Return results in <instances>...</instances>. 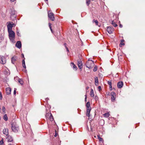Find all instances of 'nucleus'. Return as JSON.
I'll use <instances>...</instances> for the list:
<instances>
[{
    "label": "nucleus",
    "instance_id": "f257e3e1",
    "mask_svg": "<svg viewBox=\"0 0 145 145\" xmlns=\"http://www.w3.org/2000/svg\"><path fill=\"white\" fill-rule=\"evenodd\" d=\"M10 40L12 42H14L15 33L12 31H8Z\"/></svg>",
    "mask_w": 145,
    "mask_h": 145
},
{
    "label": "nucleus",
    "instance_id": "9b49d317",
    "mask_svg": "<svg viewBox=\"0 0 145 145\" xmlns=\"http://www.w3.org/2000/svg\"><path fill=\"white\" fill-rule=\"evenodd\" d=\"M16 46L19 49L21 48L22 46V44L21 42L20 41H17L16 44Z\"/></svg>",
    "mask_w": 145,
    "mask_h": 145
},
{
    "label": "nucleus",
    "instance_id": "cd10ccee",
    "mask_svg": "<svg viewBox=\"0 0 145 145\" xmlns=\"http://www.w3.org/2000/svg\"><path fill=\"white\" fill-rule=\"evenodd\" d=\"M112 24L114 27H116L117 26V24L113 21H112Z\"/></svg>",
    "mask_w": 145,
    "mask_h": 145
},
{
    "label": "nucleus",
    "instance_id": "423d86ee",
    "mask_svg": "<svg viewBox=\"0 0 145 145\" xmlns=\"http://www.w3.org/2000/svg\"><path fill=\"white\" fill-rule=\"evenodd\" d=\"M48 16L49 18L52 21H54V20L55 18L54 16V14L52 12H48Z\"/></svg>",
    "mask_w": 145,
    "mask_h": 145
},
{
    "label": "nucleus",
    "instance_id": "393cba45",
    "mask_svg": "<svg viewBox=\"0 0 145 145\" xmlns=\"http://www.w3.org/2000/svg\"><path fill=\"white\" fill-rule=\"evenodd\" d=\"M92 22L93 23H95L96 25H97L98 24V22L97 20H93Z\"/></svg>",
    "mask_w": 145,
    "mask_h": 145
},
{
    "label": "nucleus",
    "instance_id": "c756f323",
    "mask_svg": "<svg viewBox=\"0 0 145 145\" xmlns=\"http://www.w3.org/2000/svg\"><path fill=\"white\" fill-rule=\"evenodd\" d=\"M16 13V12L14 10L13 11H12V12L11 13V15H14Z\"/></svg>",
    "mask_w": 145,
    "mask_h": 145
},
{
    "label": "nucleus",
    "instance_id": "f8f14e48",
    "mask_svg": "<svg viewBox=\"0 0 145 145\" xmlns=\"http://www.w3.org/2000/svg\"><path fill=\"white\" fill-rule=\"evenodd\" d=\"M123 86V83L122 82H119L118 83L117 87L119 88H121Z\"/></svg>",
    "mask_w": 145,
    "mask_h": 145
},
{
    "label": "nucleus",
    "instance_id": "ddd939ff",
    "mask_svg": "<svg viewBox=\"0 0 145 145\" xmlns=\"http://www.w3.org/2000/svg\"><path fill=\"white\" fill-rule=\"evenodd\" d=\"M11 89L10 88H7L6 89V93L7 95H9L11 93Z\"/></svg>",
    "mask_w": 145,
    "mask_h": 145
},
{
    "label": "nucleus",
    "instance_id": "a18cd8bd",
    "mask_svg": "<svg viewBox=\"0 0 145 145\" xmlns=\"http://www.w3.org/2000/svg\"><path fill=\"white\" fill-rule=\"evenodd\" d=\"M66 48L67 51H69V50L68 47H66Z\"/></svg>",
    "mask_w": 145,
    "mask_h": 145
},
{
    "label": "nucleus",
    "instance_id": "72a5a7b5",
    "mask_svg": "<svg viewBox=\"0 0 145 145\" xmlns=\"http://www.w3.org/2000/svg\"><path fill=\"white\" fill-rule=\"evenodd\" d=\"M108 84L109 86L112 85L111 81H109L108 82Z\"/></svg>",
    "mask_w": 145,
    "mask_h": 145
},
{
    "label": "nucleus",
    "instance_id": "ea45409f",
    "mask_svg": "<svg viewBox=\"0 0 145 145\" xmlns=\"http://www.w3.org/2000/svg\"><path fill=\"white\" fill-rule=\"evenodd\" d=\"M16 89L15 88L14 90V94L15 95L16 93Z\"/></svg>",
    "mask_w": 145,
    "mask_h": 145
},
{
    "label": "nucleus",
    "instance_id": "8fccbe9b",
    "mask_svg": "<svg viewBox=\"0 0 145 145\" xmlns=\"http://www.w3.org/2000/svg\"><path fill=\"white\" fill-rule=\"evenodd\" d=\"M101 121H102L103 122V123H104V120H101Z\"/></svg>",
    "mask_w": 145,
    "mask_h": 145
},
{
    "label": "nucleus",
    "instance_id": "dca6fc26",
    "mask_svg": "<svg viewBox=\"0 0 145 145\" xmlns=\"http://www.w3.org/2000/svg\"><path fill=\"white\" fill-rule=\"evenodd\" d=\"M91 110V108H87V111H86V116L88 117H89L90 116V113Z\"/></svg>",
    "mask_w": 145,
    "mask_h": 145
},
{
    "label": "nucleus",
    "instance_id": "a878e982",
    "mask_svg": "<svg viewBox=\"0 0 145 145\" xmlns=\"http://www.w3.org/2000/svg\"><path fill=\"white\" fill-rule=\"evenodd\" d=\"M98 137L100 141L103 142V138H101L99 135H98Z\"/></svg>",
    "mask_w": 145,
    "mask_h": 145
},
{
    "label": "nucleus",
    "instance_id": "4c0bfd02",
    "mask_svg": "<svg viewBox=\"0 0 145 145\" xmlns=\"http://www.w3.org/2000/svg\"><path fill=\"white\" fill-rule=\"evenodd\" d=\"M124 45V43H122L121 42L120 44V46L121 47L122 45Z\"/></svg>",
    "mask_w": 145,
    "mask_h": 145
},
{
    "label": "nucleus",
    "instance_id": "4468645a",
    "mask_svg": "<svg viewBox=\"0 0 145 145\" xmlns=\"http://www.w3.org/2000/svg\"><path fill=\"white\" fill-rule=\"evenodd\" d=\"M3 133L5 135L7 136L8 134V129H5L3 130Z\"/></svg>",
    "mask_w": 145,
    "mask_h": 145
},
{
    "label": "nucleus",
    "instance_id": "20e7f679",
    "mask_svg": "<svg viewBox=\"0 0 145 145\" xmlns=\"http://www.w3.org/2000/svg\"><path fill=\"white\" fill-rule=\"evenodd\" d=\"M45 116L47 120H49L51 121H52L54 120L53 117L51 113H46Z\"/></svg>",
    "mask_w": 145,
    "mask_h": 145
},
{
    "label": "nucleus",
    "instance_id": "f3484780",
    "mask_svg": "<svg viewBox=\"0 0 145 145\" xmlns=\"http://www.w3.org/2000/svg\"><path fill=\"white\" fill-rule=\"evenodd\" d=\"M17 59V58L16 56H13L12 58L11 61L12 63L14 64L15 61H16Z\"/></svg>",
    "mask_w": 145,
    "mask_h": 145
},
{
    "label": "nucleus",
    "instance_id": "473e14b6",
    "mask_svg": "<svg viewBox=\"0 0 145 145\" xmlns=\"http://www.w3.org/2000/svg\"><path fill=\"white\" fill-rule=\"evenodd\" d=\"M97 70V67L95 66L93 69V71L94 72L96 71Z\"/></svg>",
    "mask_w": 145,
    "mask_h": 145
},
{
    "label": "nucleus",
    "instance_id": "9d476101",
    "mask_svg": "<svg viewBox=\"0 0 145 145\" xmlns=\"http://www.w3.org/2000/svg\"><path fill=\"white\" fill-rule=\"evenodd\" d=\"M8 31H11L12 30V28L13 27L12 24L9 23L7 25Z\"/></svg>",
    "mask_w": 145,
    "mask_h": 145
},
{
    "label": "nucleus",
    "instance_id": "5701e85b",
    "mask_svg": "<svg viewBox=\"0 0 145 145\" xmlns=\"http://www.w3.org/2000/svg\"><path fill=\"white\" fill-rule=\"evenodd\" d=\"M18 82H19L21 84L23 85V81L21 79H19L18 80Z\"/></svg>",
    "mask_w": 145,
    "mask_h": 145
},
{
    "label": "nucleus",
    "instance_id": "603ef678",
    "mask_svg": "<svg viewBox=\"0 0 145 145\" xmlns=\"http://www.w3.org/2000/svg\"><path fill=\"white\" fill-rule=\"evenodd\" d=\"M45 1H48V0H45Z\"/></svg>",
    "mask_w": 145,
    "mask_h": 145
},
{
    "label": "nucleus",
    "instance_id": "7ed1b4c3",
    "mask_svg": "<svg viewBox=\"0 0 145 145\" xmlns=\"http://www.w3.org/2000/svg\"><path fill=\"white\" fill-rule=\"evenodd\" d=\"M79 59L77 60V64L79 68L81 69L82 68V63L81 60L82 57L81 55L79 56Z\"/></svg>",
    "mask_w": 145,
    "mask_h": 145
},
{
    "label": "nucleus",
    "instance_id": "09e8293b",
    "mask_svg": "<svg viewBox=\"0 0 145 145\" xmlns=\"http://www.w3.org/2000/svg\"><path fill=\"white\" fill-rule=\"evenodd\" d=\"M89 87L88 86H87L86 87V90H87L89 89Z\"/></svg>",
    "mask_w": 145,
    "mask_h": 145
},
{
    "label": "nucleus",
    "instance_id": "412c9836",
    "mask_svg": "<svg viewBox=\"0 0 145 145\" xmlns=\"http://www.w3.org/2000/svg\"><path fill=\"white\" fill-rule=\"evenodd\" d=\"M86 106L87 108L91 109V107H90V103L89 102H88L87 103Z\"/></svg>",
    "mask_w": 145,
    "mask_h": 145
},
{
    "label": "nucleus",
    "instance_id": "de8ad7c7",
    "mask_svg": "<svg viewBox=\"0 0 145 145\" xmlns=\"http://www.w3.org/2000/svg\"><path fill=\"white\" fill-rule=\"evenodd\" d=\"M119 26L121 28L122 27V25H121V24H120V25H119Z\"/></svg>",
    "mask_w": 145,
    "mask_h": 145
},
{
    "label": "nucleus",
    "instance_id": "bb28decb",
    "mask_svg": "<svg viewBox=\"0 0 145 145\" xmlns=\"http://www.w3.org/2000/svg\"><path fill=\"white\" fill-rule=\"evenodd\" d=\"M104 116L106 117H108L109 116V114L108 113H106L103 114Z\"/></svg>",
    "mask_w": 145,
    "mask_h": 145
},
{
    "label": "nucleus",
    "instance_id": "f03ea898",
    "mask_svg": "<svg viewBox=\"0 0 145 145\" xmlns=\"http://www.w3.org/2000/svg\"><path fill=\"white\" fill-rule=\"evenodd\" d=\"M86 65L87 67L91 69L92 68L94 65L93 61L91 60H88L86 63Z\"/></svg>",
    "mask_w": 145,
    "mask_h": 145
},
{
    "label": "nucleus",
    "instance_id": "f704fd0d",
    "mask_svg": "<svg viewBox=\"0 0 145 145\" xmlns=\"http://www.w3.org/2000/svg\"><path fill=\"white\" fill-rule=\"evenodd\" d=\"M51 24L50 23H49V27L51 30V31H52V27L51 26Z\"/></svg>",
    "mask_w": 145,
    "mask_h": 145
},
{
    "label": "nucleus",
    "instance_id": "58836bf2",
    "mask_svg": "<svg viewBox=\"0 0 145 145\" xmlns=\"http://www.w3.org/2000/svg\"><path fill=\"white\" fill-rule=\"evenodd\" d=\"M85 102H86L87 101V95H86V94L85 95Z\"/></svg>",
    "mask_w": 145,
    "mask_h": 145
},
{
    "label": "nucleus",
    "instance_id": "7c9ffc66",
    "mask_svg": "<svg viewBox=\"0 0 145 145\" xmlns=\"http://www.w3.org/2000/svg\"><path fill=\"white\" fill-rule=\"evenodd\" d=\"M3 143V139L2 138L1 140L0 141V145H2Z\"/></svg>",
    "mask_w": 145,
    "mask_h": 145
},
{
    "label": "nucleus",
    "instance_id": "39448f33",
    "mask_svg": "<svg viewBox=\"0 0 145 145\" xmlns=\"http://www.w3.org/2000/svg\"><path fill=\"white\" fill-rule=\"evenodd\" d=\"M11 125L12 131L14 132H17L19 129V128L18 127L13 123H12Z\"/></svg>",
    "mask_w": 145,
    "mask_h": 145
},
{
    "label": "nucleus",
    "instance_id": "37998d69",
    "mask_svg": "<svg viewBox=\"0 0 145 145\" xmlns=\"http://www.w3.org/2000/svg\"><path fill=\"white\" fill-rule=\"evenodd\" d=\"M21 56H22V58H24H24H25V57H24V54H22Z\"/></svg>",
    "mask_w": 145,
    "mask_h": 145
},
{
    "label": "nucleus",
    "instance_id": "3c124183",
    "mask_svg": "<svg viewBox=\"0 0 145 145\" xmlns=\"http://www.w3.org/2000/svg\"><path fill=\"white\" fill-rule=\"evenodd\" d=\"M8 145H13L12 144H8Z\"/></svg>",
    "mask_w": 145,
    "mask_h": 145
},
{
    "label": "nucleus",
    "instance_id": "79ce46f5",
    "mask_svg": "<svg viewBox=\"0 0 145 145\" xmlns=\"http://www.w3.org/2000/svg\"><path fill=\"white\" fill-rule=\"evenodd\" d=\"M110 90H112V85H111V86H110Z\"/></svg>",
    "mask_w": 145,
    "mask_h": 145
},
{
    "label": "nucleus",
    "instance_id": "864d4df0",
    "mask_svg": "<svg viewBox=\"0 0 145 145\" xmlns=\"http://www.w3.org/2000/svg\"><path fill=\"white\" fill-rule=\"evenodd\" d=\"M92 1H94V0H91Z\"/></svg>",
    "mask_w": 145,
    "mask_h": 145
},
{
    "label": "nucleus",
    "instance_id": "1a4fd4ad",
    "mask_svg": "<svg viewBox=\"0 0 145 145\" xmlns=\"http://www.w3.org/2000/svg\"><path fill=\"white\" fill-rule=\"evenodd\" d=\"M111 101L112 102H114L116 98V93L114 92H112L111 93Z\"/></svg>",
    "mask_w": 145,
    "mask_h": 145
},
{
    "label": "nucleus",
    "instance_id": "4be33fe9",
    "mask_svg": "<svg viewBox=\"0 0 145 145\" xmlns=\"http://www.w3.org/2000/svg\"><path fill=\"white\" fill-rule=\"evenodd\" d=\"M90 95L91 97H93L94 96V94L93 89H91L90 92Z\"/></svg>",
    "mask_w": 145,
    "mask_h": 145
},
{
    "label": "nucleus",
    "instance_id": "2f4dec72",
    "mask_svg": "<svg viewBox=\"0 0 145 145\" xmlns=\"http://www.w3.org/2000/svg\"><path fill=\"white\" fill-rule=\"evenodd\" d=\"M5 108L4 106H3V108H2V111L3 112V113H5Z\"/></svg>",
    "mask_w": 145,
    "mask_h": 145
},
{
    "label": "nucleus",
    "instance_id": "b1692460",
    "mask_svg": "<svg viewBox=\"0 0 145 145\" xmlns=\"http://www.w3.org/2000/svg\"><path fill=\"white\" fill-rule=\"evenodd\" d=\"M4 119L6 121H7L8 120V118L6 114H5L3 116V117Z\"/></svg>",
    "mask_w": 145,
    "mask_h": 145
},
{
    "label": "nucleus",
    "instance_id": "c03bdc74",
    "mask_svg": "<svg viewBox=\"0 0 145 145\" xmlns=\"http://www.w3.org/2000/svg\"><path fill=\"white\" fill-rule=\"evenodd\" d=\"M10 1L11 2H14L15 1H16V0H10Z\"/></svg>",
    "mask_w": 145,
    "mask_h": 145
},
{
    "label": "nucleus",
    "instance_id": "49530a36",
    "mask_svg": "<svg viewBox=\"0 0 145 145\" xmlns=\"http://www.w3.org/2000/svg\"><path fill=\"white\" fill-rule=\"evenodd\" d=\"M57 136V133H56L55 135V137H56Z\"/></svg>",
    "mask_w": 145,
    "mask_h": 145
},
{
    "label": "nucleus",
    "instance_id": "2eb2a0df",
    "mask_svg": "<svg viewBox=\"0 0 145 145\" xmlns=\"http://www.w3.org/2000/svg\"><path fill=\"white\" fill-rule=\"evenodd\" d=\"M7 141L8 142H12L13 140L12 138L11 137V136H10L9 135H8L7 136Z\"/></svg>",
    "mask_w": 145,
    "mask_h": 145
},
{
    "label": "nucleus",
    "instance_id": "aec40b11",
    "mask_svg": "<svg viewBox=\"0 0 145 145\" xmlns=\"http://www.w3.org/2000/svg\"><path fill=\"white\" fill-rule=\"evenodd\" d=\"M25 58H24V59H23L22 61V65H23V67L25 69L26 68V67L25 65Z\"/></svg>",
    "mask_w": 145,
    "mask_h": 145
},
{
    "label": "nucleus",
    "instance_id": "c9c22d12",
    "mask_svg": "<svg viewBox=\"0 0 145 145\" xmlns=\"http://www.w3.org/2000/svg\"><path fill=\"white\" fill-rule=\"evenodd\" d=\"M2 99L1 92L0 91V100H1Z\"/></svg>",
    "mask_w": 145,
    "mask_h": 145
},
{
    "label": "nucleus",
    "instance_id": "a211bd4d",
    "mask_svg": "<svg viewBox=\"0 0 145 145\" xmlns=\"http://www.w3.org/2000/svg\"><path fill=\"white\" fill-rule=\"evenodd\" d=\"M71 66H73L74 69H75V70H76L77 69V67L72 62L71 63Z\"/></svg>",
    "mask_w": 145,
    "mask_h": 145
},
{
    "label": "nucleus",
    "instance_id": "0eeeda50",
    "mask_svg": "<svg viewBox=\"0 0 145 145\" xmlns=\"http://www.w3.org/2000/svg\"><path fill=\"white\" fill-rule=\"evenodd\" d=\"M6 62V60L5 57L0 56V62L3 64H4Z\"/></svg>",
    "mask_w": 145,
    "mask_h": 145
},
{
    "label": "nucleus",
    "instance_id": "e433bc0d",
    "mask_svg": "<svg viewBox=\"0 0 145 145\" xmlns=\"http://www.w3.org/2000/svg\"><path fill=\"white\" fill-rule=\"evenodd\" d=\"M16 33L18 36H20V34L19 33V31L18 30L17 31Z\"/></svg>",
    "mask_w": 145,
    "mask_h": 145
},
{
    "label": "nucleus",
    "instance_id": "a19ab883",
    "mask_svg": "<svg viewBox=\"0 0 145 145\" xmlns=\"http://www.w3.org/2000/svg\"><path fill=\"white\" fill-rule=\"evenodd\" d=\"M98 88L99 91H100V90H101V86H99L98 87Z\"/></svg>",
    "mask_w": 145,
    "mask_h": 145
},
{
    "label": "nucleus",
    "instance_id": "c85d7f7f",
    "mask_svg": "<svg viewBox=\"0 0 145 145\" xmlns=\"http://www.w3.org/2000/svg\"><path fill=\"white\" fill-rule=\"evenodd\" d=\"M90 0H86V3L88 6L90 3Z\"/></svg>",
    "mask_w": 145,
    "mask_h": 145
},
{
    "label": "nucleus",
    "instance_id": "6e6552de",
    "mask_svg": "<svg viewBox=\"0 0 145 145\" xmlns=\"http://www.w3.org/2000/svg\"><path fill=\"white\" fill-rule=\"evenodd\" d=\"M114 31V29L113 27H107V31L109 34H112Z\"/></svg>",
    "mask_w": 145,
    "mask_h": 145
},
{
    "label": "nucleus",
    "instance_id": "6ab92c4d",
    "mask_svg": "<svg viewBox=\"0 0 145 145\" xmlns=\"http://www.w3.org/2000/svg\"><path fill=\"white\" fill-rule=\"evenodd\" d=\"M95 80V83L96 86H98V78L97 77H95L94 78Z\"/></svg>",
    "mask_w": 145,
    "mask_h": 145
}]
</instances>
